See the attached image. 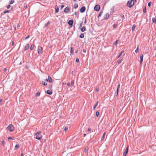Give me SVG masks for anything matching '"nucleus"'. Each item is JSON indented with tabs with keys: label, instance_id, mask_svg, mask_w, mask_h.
I'll return each mask as SVG.
<instances>
[{
	"label": "nucleus",
	"instance_id": "0eeeda50",
	"mask_svg": "<svg viewBox=\"0 0 156 156\" xmlns=\"http://www.w3.org/2000/svg\"><path fill=\"white\" fill-rule=\"evenodd\" d=\"M86 10V7L83 6L80 9V12L81 13H83L85 12Z\"/></svg>",
	"mask_w": 156,
	"mask_h": 156
},
{
	"label": "nucleus",
	"instance_id": "a18cd8bd",
	"mask_svg": "<svg viewBox=\"0 0 156 156\" xmlns=\"http://www.w3.org/2000/svg\"><path fill=\"white\" fill-rule=\"evenodd\" d=\"M64 7V5H62L61 6V9L62 10L63 8Z\"/></svg>",
	"mask_w": 156,
	"mask_h": 156
},
{
	"label": "nucleus",
	"instance_id": "ea45409f",
	"mask_svg": "<svg viewBox=\"0 0 156 156\" xmlns=\"http://www.w3.org/2000/svg\"><path fill=\"white\" fill-rule=\"evenodd\" d=\"M120 84H119L117 86V90H119V88L120 87Z\"/></svg>",
	"mask_w": 156,
	"mask_h": 156
},
{
	"label": "nucleus",
	"instance_id": "f03ea898",
	"mask_svg": "<svg viewBox=\"0 0 156 156\" xmlns=\"http://www.w3.org/2000/svg\"><path fill=\"white\" fill-rule=\"evenodd\" d=\"M7 129L10 132H12L14 130V127L12 125L10 124L7 127Z\"/></svg>",
	"mask_w": 156,
	"mask_h": 156
},
{
	"label": "nucleus",
	"instance_id": "052dcab7",
	"mask_svg": "<svg viewBox=\"0 0 156 156\" xmlns=\"http://www.w3.org/2000/svg\"><path fill=\"white\" fill-rule=\"evenodd\" d=\"M52 87V85H50L49 86V88H51Z\"/></svg>",
	"mask_w": 156,
	"mask_h": 156
},
{
	"label": "nucleus",
	"instance_id": "c85d7f7f",
	"mask_svg": "<svg viewBox=\"0 0 156 156\" xmlns=\"http://www.w3.org/2000/svg\"><path fill=\"white\" fill-rule=\"evenodd\" d=\"M99 114V112H97L96 113V115L97 117L98 116Z\"/></svg>",
	"mask_w": 156,
	"mask_h": 156
},
{
	"label": "nucleus",
	"instance_id": "6e6d98bb",
	"mask_svg": "<svg viewBox=\"0 0 156 156\" xmlns=\"http://www.w3.org/2000/svg\"><path fill=\"white\" fill-rule=\"evenodd\" d=\"M2 99H0V104H1V103H2Z\"/></svg>",
	"mask_w": 156,
	"mask_h": 156
},
{
	"label": "nucleus",
	"instance_id": "9b49d317",
	"mask_svg": "<svg viewBox=\"0 0 156 156\" xmlns=\"http://www.w3.org/2000/svg\"><path fill=\"white\" fill-rule=\"evenodd\" d=\"M140 64H141L143 61V55L142 54L140 55Z\"/></svg>",
	"mask_w": 156,
	"mask_h": 156
},
{
	"label": "nucleus",
	"instance_id": "f8f14e48",
	"mask_svg": "<svg viewBox=\"0 0 156 156\" xmlns=\"http://www.w3.org/2000/svg\"><path fill=\"white\" fill-rule=\"evenodd\" d=\"M55 13H58L59 11V9L58 7L57 6H56L55 7Z\"/></svg>",
	"mask_w": 156,
	"mask_h": 156
},
{
	"label": "nucleus",
	"instance_id": "8fccbe9b",
	"mask_svg": "<svg viewBox=\"0 0 156 156\" xmlns=\"http://www.w3.org/2000/svg\"><path fill=\"white\" fill-rule=\"evenodd\" d=\"M148 6H149V7H150L151 6V2H149L148 3Z\"/></svg>",
	"mask_w": 156,
	"mask_h": 156
},
{
	"label": "nucleus",
	"instance_id": "a211bd4d",
	"mask_svg": "<svg viewBox=\"0 0 156 156\" xmlns=\"http://www.w3.org/2000/svg\"><path fill=\"white\" fill-rule=\"evenodd\" d=\"M124 52V51H121V52L119 54L118 57H117V58H119L120 57V56H121L122 55V53L123 52Z\"/></svg>",
	"mask_w": 156,
	"mask_h": 156
},
{
	"label": "nucleus",
	"instance_id": "3c124183",
	"mask_svg": "<svg viewBox=\"0 0 156 156\" xmlns=\"http://www.w3.org/2000/svg\"><path fill=\"white\" fill-rule=\"evenodd\" d=\"M119 90H116V95H118V93Z\"/></svg>",
	"mask_w": 156,
	"mask_h": 156
},
{
	"label": "nucleus",
	"instance_id": "f704fd0d",
	"mask_svg": "<svg viewBox=\"0 0 156 156\" xmlns=\"http://www.w3.org/2000/svg\"><path fill=\"white\" fill-rule=\"evenodd\" d=\"M138 51H139L138 47L137 48H136V49L135 50V52L136 53H137L138 52Z\"/></svg>",
	"mask_w": 156,
	"mask_h": 156
},
{
	"label": "nucleus",
	"instance_id": "e433bc0d",
	"mask_svg": "<svg viewBox=\"0 0 156 156\" xmlns=\"http://www.w3.org/2000/svg\"><path fill=\"white\" fill-rule=\"evenodd\" d=\"M19 147V145H16L15 147V148L17 149Z\"/></svg>",
	"mask_w": 156,
	"mask_h": 156
},
{
	"label": "nucleus",
	"instance_id": "ddd939ff",
	"mask_svg": "<svg viewBox=\"0 0 156 156\" xmlns=\"http://www.w3.org/2000/svg\"><path fill=\"white\" fill-rule=\"evenodd\" d=\"M52 93V91L50 90H48L47 91V93L49 95H51Z\"/></svg>",
	"mask_w": 156,
	"mask_h": 156
},
{
	"label": "nucleus",
	"instance_id": "338daca9",
	"mask_svg": "<svg viewBox=\"0 0 156 156\" xmlns=\"http://www.w3.org/2000/svg\"><path fill=\"white\" fill-rule=\"evenodd\" d=\"M121 16L122 17H124V16L123 15H121Z\"/></svg>",
	"mask_w": 156,
	"mask_h": 156
},
{
	"label": "nucleus",
	"instance_id": "a878e982",
	"mask_svg": "<svg viewBox=\"0 0 156 156\" xmlns=\"http://www.w3.org/2000/svg\"><path fill=\"white\" fill-rule=\"evenodd\" d=\"M70 53H71V54H73V48L72 47H70Z\"/></svg>",
	"mask_w": 156,
	"mask_h": 156
},
{
	"label": "nucleus",
	"instance_id": "412c9836",
	"mask_svg": "<svg viewBox=\"0 0 156 156\" xmlns=\"http://www.w3.org/2000/svg\"><path fill=\"white\" fill-rule=\"evenodd\" d=\"M98 101H97L96 102L95 105L93 107V109L94 110L96 108V107L98 105Z\"/></svg>",
	"mask_w": 156,
	"mask_h": 156
},
{
	"label": "nucleus",
	"instance_id": "864d4df0",
	"mask_svg": "<svg viewBox=\"0 0 156 156\" xmlns=\"http://www.w3.org/2000/svg\"><path fill=\"white\" fill-rule=\"evenodd\" d=\"M86 23H87V20H86V19H85V20L84 22V24H86Z\"/></svg>",
	"mask_w": 156,
	"mask_h": 156
},
{
	"label": "nucleus",
	"instance_id": "f257e3e1",
	"mask_svg": "<svg viewBox=\"0 0 156 156\" xmlns=\"http://www.w3.org/2000/svg\"><path fill=\"white\" fill-rule=\"evenodd\" d=\"M134 2V1L133 0L129 1L127 4V6L128 7L131 8L133 5Z\"/></svg>",
	"mask_w": 156,
	"mask_h": 156
},
{
	"label": "nucleus",
	"instance_id": "680f3d73",
	"mask_svg": "<svg viewBox=\"0 0 156 156\" xmlns=\"http://www.w3.org/2000/svg\"><path fill=\"white\" fill-rule=\"evenodd\" d=\"M6 70V68L4 69V71L5 72Z\"/></svg>",
	"mask_w": 156,
	"mask_h": 156
},
{
	"label": "nucleus",
	"instance_id": "774afa93",
	"mask_svg": "<svg viewBox=\"0 0 156 156\" xmlns=\"http://www.w3.org/2000/svg\"><path fill=\"white\" fill-rule=\"evenodd\" d=\"M23 154L22 153L21 154V155H20V156H23Z\"/></svg>",
	"mask_w": 156,
	"mask_h": 156
},
{
	"label": "nucleus",
	"instance_id": "09e8293b",
	"mask_svg": "<svg viewBox=\"0 0 156 156\" xmlns=\"http://www.w3.org/2000/svg\"><path fill=\"white\" fill-rule=\"evenodd\" d=\"M30 37V36L29 35H28L27 37H26L25 38V40H27V39H28Z\"/></svg>",
	"mask_w": 156,
	"mask_h": 156
},
{
	"label": "nucleus",
	"instance_id": "473e14b6",
	"mask_svg": "<svg viewBox=\"0 0 156 156\" xmlns=\"http://www.w3.org/2000/svg\"><path fill=\"white\" fill-rule=\"evenodd\" d=\"M122 61V59H119L118 62V64L120 63Z\"/></svg>",
	"mask_w": 156,
	"mask_h": 156
},
{
	"label": "nucleus",
	"instance_id": "f3484780",
	"mask_svg": "<svg viewBox=\"0 0 156 156\" xmlns=\"http://www.w3.org/2000/svg\"><path fill=\"white\" fill-rule=\"evenodd\" d=\"M152 21L153 23H156V17H153L152 18Z\"/></svg>",
	"mask_w": 156,
	"mask_h": 156
},
{
	"label": "nucleus",
	"instance_id": "13d9d810",
	"mask_svg": "<svg viewBox=\"0 0 156 156\" xmlns=\"http://www.w3.org/2000/svg\"><path fill=\"white\" fill-rule=\"evenodd\" d=\"M96 91L97 92H98L99 91V89L97 88L96 89Z\"/></svg>",
	"mask_w": 156,
	"mask_h": 156
},
{
	"label": "nucleus",
	"instance_id": "cd10ccee",
	"mask_svg": "<svg viewBox=\"0 0 156 156\" xmlns=\"http://www.w3.org/2000/svg\"><path fill=\"white\" fill-rule=\"evenodd\" d=\"M136 27V26L135 25H133L132 27V30L133 31V30H134Z\"/></svg>",
	"mask_w": 156,
	"mask_h": 156
},
{
	"label": "nucleus",
	"instance_id": "2f4dec72",
	"mask_svg": "<svg viewBox=\"0 0 156 156\" xmlns=\"http://www.w3.org/2000/svg\"><path fill=\"white\" fill-rule=\"evenodd\" d=\"M34 48V45L33 44L31 45L30 49L31 50H32Z\"/></svg>",
	"mask_w": 156,
	"mask_h": 156
},
{
	"label": "nucleus",
	"instance_id": "c9c22d12",
	"mask_svg": "<svg viewBox=\"0 0 156 156\" xmlns=\"http://www.w3.org/2000/svg\"><path fill=\"white\" fill-rule=\"evenodd\" d=\"M40 95V93L39 92H37L36 93V95L37 96H39Z\"/></svg>",
	"mask_w": 156,
	"mask_h": 156
},
{
	"label": "nucleus",
	"instance_id": "4c0bfd02",
	"mask_svg": "<svg viewBox=\"0 0 156 156\" xmlns=\"http://www.w3.org/2000/svg\"><path fill=\"white\" fill-rule=\"evenodd\" d=\"M50 23V22H48L45 25V27H47L48 25Z\"/></svg>",
	"mask_w": 156,
	"mask_h": 156
},
{
	"label": "nucleus",
	"instance_id": "423d86ee",
	"mask_svg": "<svg viewBox=\"0 0 156 156\" xmlns=\"http://www.w3.org/2000/svg\"><path fill=\"white\" fill-rule=\"evenodd\" d=\"M38 53L39 54H41L42 53V48L41 46H38Z\"/></svg>",
	"mask_w": 156,
	"mask_h": 156
},
{
	"label": "nucleus",
	"instance_id": "5fc2aeb1",
	"mask_svg": "<svg viewBox=\"0 0 156 156\" xmlns=\"http://www.w3.org/2000/svg\"><path fill=\"white\" fill-rule=\"evenodd\" d=\"M20 24H18L17 25V27L18 28V27H20Z\"/></svg>",
	"mask_w": 156,
	"mask_h": 156
},
{
	"label": "nucleus",
	"instance_id": "bb28decb",
	"mask_svg": "<svg viewBox=\"0 0 156 156\" xmlns=\"http://www.w3.org/2000/svg\"><path fill=\"white\" fill-rule=\"evenodd\" d=\"M14 2L13 0H11L9 1V4H12Z\"/></svg>",
	"mask_w": 156,
	"mask_h": 156
},
{
	"label": "nucleus",
	"instance_id": "1a4fd4ad",
	"mask_svg": "<svg viewBox=\"0 0 156 156\" xmlns=\"http://www.w3.org/2000/svg\"><path fill=\"white\" fill-rule=\"evenodd\" d=\"M109 17V14L108 13H107L104 16V19H107Z\"/></svg>",
	"mask_w": 156,
	"mask_h": 156
},
{
	"label": "nucleus",
	"instance_id": "bf43d9fd",
	"mask_svg": "<svg viewBox=\"0 0 156 156\" xmlns=\"http://www.w3.org/2000/svg\"><path fill=\"white\" fill-rule=\"evenodd\" d=\"M83 52L85 53V52H86V50H84V49H83Z\"/></svg>",
	"mask_w": 156,
	"mask_h": 156
},
{
	"label": "nucleus",
	"instance_id": "4d7b16f0",
	"mask_svg": "<svg viewBox=\"0 0 156 156\" xmlns=\"http://www.w3.org/2000/svg\"><path fill=\"white\" fill-rule=\"evenodd\" d=\"M67 85L68 86H69L70 85V83H67Z\"/></svg>",
	"mask_w": 156,
	"mask_h": 156
},
{
	"label": "nucleus",
	"instance_id": "b1692460",
	"mask_svg": "<svg viewBox=\"0 0 156 156\" xmlns=\"http://www.w3.org/2000/svg\"><path fill=\"white\" fill-rule=\"evenodd\" d=\"M42 84L45 86V85H47V83H45L44 81H42Z\"/></svg>",
	"mask_w": 156,
	"mask_h": 156
},
{
	"label": "nucleus",
	"instance_id": "de8ad7c7",
	"mask_svg": "<svg viewBox=\"0 0 156 156\" xmlns=\"http://www.w3.org/2000/svg\"><path fill=\"white\" fill-rule=\"evenodd\" d=\"M82 22H81L80 24V27H82Z\"/></svg>",
	"mask_w": 156,
	"mask_h": 156
},
{
	"label": "nucleus",
	"instance_id": "0e129e2a",
	"mask_svg": "<svg viewBox=\"0 0 156 156\" xmlns=\"http://www.w3.org/2000/svg\"><path fill=\"white\" fill-rule=\"evenodd\" d=\"M90 130H91V129H90V128H88V129H87V130H88V131H89Z\"/></svg>",
	"mask_w": 156,
	"mask_h": 156
},
{
	"label": "nucleus",
	"instance_id": "39448f33",
	"mask_svg": "<svg viewBox=\"0 0 156 156\" xmlns=\"http://www.w3.org/2000/svg\"><path fill=\"white\" fill-rule=\"evenodd\" d=\"M128 148L129 146H127L126 149L125 151L123 153V156H126V155L128 153Z\"/></svg>",
	"mask_w": 156,
	"mask_h": 156
},
{
	"label": "nucleus",
	"instance_id": "393cba45",
	"mask_svg": "<svg viewBox=\"0 0 156 156\" xmlns=\"http://www.w3.org/2000/svg\"><path fill=\"white\" fill-rule=\"evenodd\" d=\"M88 148L87 147H86L85 148L84 151L85 152H87L88 151Z\"/></svg>",
	"mask_w": 156,
	"mask_h": 156
},
{
	"label": "nucleus",
	"instance_id": "5701e85b",
	"mask_svg": "<svg viewBox=\"0 0 156 156\" xmlns=\"http://www.w3.org/2000/svg\"><path fill=\"white\" fill-rule=\"evenodd\" d=\"M105 133H104L103 134V136H102V137L101 138V140H104V137H105Z\"/></svg>",
	"mask_w": 156,
	"mask_h": 156
},
{
	"label": "nucleus",
	"instance_id": "e2e57ef3",
	"mask_svg": "<svg viewBox=\"0 0 156 156\" xmlns=\"http://www.w3.org/2000/svg\"><path fill=\"white\" fill-rule=\"evenodd\" d=\"M8 140H9V139H12V138L10 137H9L8 138Z\"/></svg>",
	"mask_w": 156,
	"mask_h": 156
},
{
	"label": "nucleus",
	"instance_id": "c03bdc74",
	"mask_svg": "<svg viewBox=\"0 0 156 156\" xmlns=\"http://www.w3.org/2000/svg\"><path fill=\"white\" fill-rule=\"evenodd\" d=\"M116 27H117V26H116V24H114L113 25V28H116Z\"/></svg>",
	"mask_w": 156,
	"mask_h": 156
},
{
	"label": "nucleus",
	"instance_id": "a19ab883",
	"mask_svg": "<svg viewBox=\"0 0 156 156\" xmlns=\"http://www.w3.org/2000/svg\"><path fill=\"white\" fill-rule=\"evenodd\" d=\"M68 130V128L67 127H65V129H64V130L66 131H67Z\"/></svg>",
	"mask_w": 156,
	"mask_h": 156
},
{
	"label": "nucleus",
	"instance_id": "72a5a7b5",
	"mask_svg": "<svg viewBox=\"0 0 156 156\" xmlns=\"http://www.w3.org/2000/svg\"><path fill=\"white\" fill-rule=\"evenodd\" d=\"M9 11L6 10L4 12V13H9Z\"/></svg>",
	"mask_w": 156,
	"mask_h": 156
},
{
	"label": "nucleus",
	"instance_id": "6ab92c4d",
	"mask_svg": "<svg viewBox=\"0 0 156 156\" xmlns=\"http://www.w3.org/2000/svg\"><path fill=\"white\" fill-rule=\"evenodd\" d=\"M103 11H101L100 12V13H99V15H98V18H99V17L101 16L102 15V13H103Z\"/></svg>",
	"mask_w": 156,
	"mask_h": 156
},
{
	"label": "nucleus",
	"instance_id": "6e6552de",
	"mask_svg": "<svg viewBox=\"0 0 156 156\" xmlns=\"http://www.w3.org/2000/svg\"><path fill=\"white\" fill-rule=\"evenodd\" d=\"M73 20H69L68 22V23L70 26H72L73 23Z\"/></svg>",
	"mask_w": 156,
	"mask_h": 156
},
{
	"label": "nucleus",
	"instance_id": "4468645a",
	"mask_svg": "<svg viewBox=\"0 0 156 156\" xmlns=\"http://www.w3.org/2000/svg\"><path fill=\"white\" fill-rule=\"evenodd\" d=\"M86 30V27H85L83 26L82 28L81 29V31L82 32H84L85 30Z\"/></svg>",
	"mask_w": 156,
	"mask_h": 156
},
{
	"label": "nucleus",
	"instance_id": "69168bd1",
	"mask_svg": "<svg viewBox=\"0 0 156 156\" xmlns=\"http://www.w3.org/2000/svg\"><path fill=\"white\" fill-rule=\"evenodd\" d=\"M86 134L85 133L83 134V135L84 137H85L86 136Z\"/></svg>",
	"mask_w": 156,
	"mask_h": 156
},
{
	"label": "nucleus",
	"instance_id": "58836bf2",
	"mask_svg": "<svg viewBox=\"0 0 156 156\" xmlns=\"http://www.w3.org/2000/svg\"><path fill=\"white\" fill-rule=\"evenodd\" d=\"M118 40H117L114 42V44L115 45H116L118 43Z\"/></svg>",
	"mask_w": 156,
	"mask_h": 156
},
{
	"label": "nucleus",
	"instance_id": "37998d69",
	"mask_svg": "<svg viewBox=\"0 0 156 156\" xmlns=\"http://www.w3.org/2000/svg\"><path fill=\"white\" fill-rule=\"evenodd\" d=\"M11 6L10 5H7V8L8 9H9L10 8V7Z\"/></svg>",
	"mask_w": 156,
	"mask_h": 156
},
{
	"label": "nucleus",
	"instance_id": "9d476101",
	"mask_svg": "<svg viewBox=\"0 0 156 156\" xmlns=\"http://www.w3.org/2000/svg\"><path fill=\"white\" fill-rule=\"evenodd\" d=\"M69 8L68 7H66L64 10V12H66V13H68V12L69 11Z\"/></svg>",
	"mask_w": 156,
	"mask_h": 156
},
{
	"label": "nucleus",
	"instance_id": "603ef678",
	"mask_svg": "<svg viewBox=\"0 0 156 156\" xmlns=\"http://www.w3.org/2000/svg\"><path fill=\"white\" fill-rule=\"evenodd\" d=\"M14 44V42L13 41H12V45H13Z\"/></svg>",
	"mask_w": 156,
	"mask_h": 156
},
{
	"label": "nucleus",
	"instance_id": "c756f323",
	"mask_svg": "<svg viewBox=\"0 0 156 156\" xmlns=\"http://www.w3.org/2000/svg\"><path fill=\"white\" fill-rule=\"evenodd\" d=\"M74 84V81L73 80H72L71 81V86H73Z\"/></svg>",
	"mask_w": 156,
	"mask_h": 156
},
{
	"label": "nucleus",
	"instance_id": "49530a36",
	"mask_svg": "<svg viewBox=\"0 0 156 156\" xmlns=\"http://www.w3.org/2000/svg\"><path fill=\"white\" fill-rule=\"evenodd\" d=\"M2 145H4L5 143H4V140H2Z\"/></svg>",
	"mask_w": 156,
	"mask_h": 156
},
{
	"label": "nucleus",
	"instance_id": "dca6fc26",
	"mask_svg": "<svg viewBox=\"0 0 156 156\" xmlns=\"http://www.w3.org/2000/svg\"><path fill=\"white\" fill-rule=\"evenodd\" d=\"M48 78V80L50 82H52V80L50 76H49Z\"/></svg>",
	"mask_w": 156,
	"mask_h": 156
},
{
	"label": "nucleus",
	"instance_id": "4be33fe9",
	"mask_svg": "<svg viewBox=\"0 0 156 156\" xmlns=\"http://www.w3.org/2000/svg\"><path fill=\"white\" fill-rule=\"evenodd\" d=\"M78 5L77 4H75L74 5V8L75 9H76L78 7Z\"/></svg>",
	"mask_w": 156,
	"mask_h": 156
},
{
	"label": "nucleus",
	"instance_id": "2eb2a0df",
	"mask_svg": "<svg viewBox=\"0 0 156 156\" xmlns=\"http://www.w3.org/2000/svg\"><path fill=\"white\" fill-rule=\"evenodd\" d=\"M29 44H27L26 45L25 47V50H27L29 48Z\"/></svg>",
	"mask_w": 156,
	"mask_h": 156
},
{
	"label": "nucleus",
	"instance_id": "aec40b11",
	"mask_svg": "<svg viewBox=\"0 0 156 156\" xmlns=\"http://www.w3.org/2000/svg\"><path fill=\"white\" fill-rule=\"evenodd\" d=\"M80 38H83L84 37V35L83 34H81L80 36Z\"/></svg>",
	"mask_w": 156,
	"mask_h": 156
},
{
	"label": "nucleus",
	"instance_id": "79ce46f5",
	"mask_svg": "<svg viewBox=\"0 0 156 156\" xmlns=\"http://www.w3.org/2000/svg\"><path fill=\"white\" fill-rule=\"evenodd\" d=\"M79 60L78 58H77L76 59V62H79Z\"/></svg>",
	"mask_w": 156,
	"mask_h": 156
},
{
	"label": "nucleus",
	"instance_id": "7ed1b4c3",
	"mask_svg": "<svg viewBox=\"0 0 156 156\" xmlns=\"http://www.w3.org/2000/svg\"><path fill=\"white\" fill-rule=\"evenodd\" d=\"M40 133H41L40 131H38L36 133V134H35V136H36L35 137V138L36 139L38 140H40L41 139V137L39 136Z\"/></svg>",
	"mask_w": 156,
	"mask_h": 156
},
{
	"label": "nucleus",
	"instance_id": "7c9ffc66",
	"mask_svg": "<svg viewBox=\"0 0 156 156\" xmlns=\"http://www.w3.org/2000/svg\"><path fill=\"white\" fill-rule=\"evenodd\" d=\"M143 11L144 13H145L146 12V7H144L143 8Z\"/></svg>",
	"mask_w": 156,
	"mask_h": 156
},
{
	"label": "nucleus",
	"instance_id": "20e7f679",
	"mask_svg": "<svg viewBox=\"0 0 156 156\" xmlns=\"http://www.w3.org/2000/svg\"><path fill=\"white\" fill-rule=\"evenodd\" d=\"M100 9V6L99 5H96L94 7V9L95 10L98 11Z\"/></svg>",
	"mask_w": 156,
	"mask_h": 156
}]
</instances>
